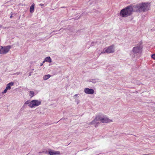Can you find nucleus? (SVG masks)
<instances>
[{"mask_svg": "<svg viewBox=\"0 0 155 155\" xmlns=\"http://www.w3.org/2000/svg\"><path fill=\"white\" fill-rule=\"evenodd\" d=\"M45 60L43 61V63H43V64L44 63V62H45Z\"/></svg>", "mask_w": 155, "mask_h": 155, "instance_id": "obj_21", "label": "nucleus"}, {"mask_svg": "<svg viewBox=\"0 0 155 155\" xmlns=\"http://www.w3.org/2000/svg\"><path fill=\"white\" fill-rule=\"evenodd\" d=\"M143 47L141 45L134 47L133 48L132 51L134 54L141 52Z\"/></svg>", "mask_w": 155, "mask_h": 155, "instance_id": "obj_7", "label": "nucleus"}, {"mask_svg": "<svg viewBox=\"0 0 155 155\" xmlns=\"http://www.w3.org/2000/svg\"><path fill=\"white\" fill-rule=\"evenodd\" d=\"M45 61L46 62L51 63L52 62L51 59L50 57H46L45 59Z\"/></svg>", "mask_w": 155, "mask_h": 155, "instance_id": "obj_12", "label": "nucleus"}, {"mask_svg": "<svg viewBox=\"0 0 155 155\" xmlns=\"http://www.w3.org/2000/svg\"><path fill=\"white\" fill-rule=\"evenodd\" d=\"M114 45H113L109 46L105 51L104 50L103 51L101 52L102 53H113L114 52Z\"/></svg>", "mask_w": 155, "mask_h": 155, "instance_id": "obj_6", "label": "nucleus"}, {"mask_svg": "<svg viewBox=\"0 0 155 155\" xmlns=\"http://www.w3.org/2000/svg\"><path fill=\"white\" fill-rule=\"evenodd\" d=\"M43 63H41L40 64V66H41L43 65Z\"/></svg>", "mask_w": 155, "mask_h": 155, "instance_id": "obj_19", "label": "nucleus"}, {"mask_svg": "<svg viewBox=\"0 0 155 155\" xmlns=\"http://www.w3.org/2000/svg\"><path fill=\"white\" fill-rule=\"evenodd\" d=\"M151 57L152 58L155 59V54H153L151 55Z\"/></svg>", "mask_w": 155, "mask_h": 155, "instance_id": "obj_16", "label": "nucleus"}, {"mask_svg": "<svg viewBox=\"0 0 155 155\" xmlns=\"http://www.w3.org/2000/svg\"><path fill=\"white\" fill-rule=\"evenodd\" d=\"M77 95V94H75V96H76Z\"/></svg>", "mask_w": 155, "mask_h": 155, "instance_id": "obj_24", "label": "nucleus"}, {"mask_svg": "<svg viewBox=\"0 0 155 155\" xmlns=\"http://www.w3.org/2000/svg\"><path fill=\"white\" fill-rule=\"evenodd\" d=\"M51 76L49 74H48L45 76L43 77V79L46 80L50 78Z\"/></svg>", "mask_w": 155, "mask_h": 155, "instance_id": "obj_13", "label": "nucleus"}, {"mask_svg": "<svg viewBox=\"0 0 155 155\" xmlns=\"http://www.w3.org/2000/svg\"><path fill=\"white\" fill-rule=\"evenodd\" d=\"M84 92L87 94H93L94 93V90L92 89H90L88 88H86L84 89Z\"/></svg>", "mask_w": 155, "mask_h": 155, "instance_id": "obj_8", "label": "nucleus"}, {"mask_svg": "<svg viewBox=\"0 0 155 155\" xmlns=\"http://www.w3.org/2000/svg\"><path fill=\"white\" fill-rule=\"evenodd\" d=\"M41 6H43L44 5V4H41L40 5Z\"/></svg>", "mask_w": 155, "mask_h": 155, "instance_id": "obj_20", "label": "nucleus"}, {"mask_svg": "<svg viewBox=\"0 0 155 155\" xmlns=\"http://www.w3.org/2000/svg\"><path fill=\"white\" fill-rule=\"evenodd\" d=\"M134 6H128L122 9L120 11V15L123 17H126L130 15L133 12H135Z\"/></svg>", "mask_w": 155, "mask_h": 155, "instance_id": "obj_1", "label": "nucleus"}, {"mask_svg": "<svg viewBox=\"0 0 155 155\" xmlns=\"http://www.w3.org/2000/svg\"><path fill=\"white\" fill-rule=\"evenodd\" d=\"M97 121H100L101 122L104 123H109L112 121L111 120L109 119V118L107 117H102L100 115H98L96 117L95 119L91 122L93 124H95L96 123H97L95 125L96 127L98 126L97 124L98 123H97Z\"/></svg>", "mask_w": 155, "mask_h": 155, "instance_id": "obj_3", "label": "nucleus"}, {"mask_svg": "<svg viewBox=\"0 0 155 155\" xmlns=\"http://www.w3.org/2000/svg\"><path fill=\"white\" fill-rule=\"evenodd\" d=\"M11 48V46L10 45L0 46V54H7L9 52Z\"/></svg>", "mask_w": 155, "mask_h": 155, "instance_id": "obj_4", "label": "nucleus"}, {"mask_svg": "<svg viewBox=\"0 0 155 155\" xmlns=\"http://www.w3.org/2000/svg\"><path fill=\"white\" fill-rule=\"evenodd\" d=\"M34 8H35V4L34 3H33L30 8L29 10H30V13H32L34 12Z\"/></svg>", "mask_w": 155, "mask_h": 155, "instance_id": "obj_10", "label": "nucleus"}, {"mask_svg": "<svg viewBox=\"0 0 155 155\" xmlns=\"http://www.w3.org/2000/svg\"><path fill=\"white\" fill-rule=\"evenodd\" d=\"M34 95V92L33 91H30L29 96L31 97H33Z\"/></svg>", "mask_w": 155, "mask_h": 155, "instance_id": "obj_14", "label": "nucleus"}, {"mask_svg": "<svg viewBox=\"0 0 155 155\" xmlns=\"http://www.w3.org/2000/svg\"><path fill=\"white\" fill-rule=\"evenodd\" d=\"M30 102L29 101H26L25 103V104H29H29H30Z\"/></svg>", "mask_w": 155, "mask_h": 155, "instance_id": "obj_15", "label": "nucleus"}, {"mask_svg": "<svg viewBox=\"0 0 155 155\" xmlns=\"http://www.w3.org/2000/svg\"><path fill=\"white\" fill-rule=\"evenodd\" d=\"M2 27V25H0V28Z\"/></svg>", "mask_w": 155, "mask_h": 155, "instance_id": "obj_22", "label": "nucleus"}, {"mask_svg": "<svg viewBox=\"0 0 155 155\" xmlns=\"http://www.w3.org/2000/svg\"><path fill=\"white\" fill-rule=\"evenodd\" d=\"M14 84V83H13V82H12L9 83L7 85V86L6 88L8 90H10V89L11 88V86H12Z\"/></svg>", "mask_w": 155, "mask_h": 155, "instance_id": "obj_11", "label": "nucleus"}, {"mask_svg": "<svg viewBox=\"0 0 155 155\" xmlns=\"http://www.w3.org/2000/svg\"><path fill=\"white\" fill-rule=\"evenodd\" d=\"M41 104V101L38 100H34L30 102L29 106L31 108H33L34 107L40 105Z\"/></svg>", "mask_w": 155, "mask_h": 155, "instance_id": "obj_5", "label": "nucleus"}, {"mask_svg": "<svg viewBox=\"0 0 155 155\" xmlns=\"http://www.w3.org/2000/svg\"><path fill=\"white\" fill-rule=\"evenodd\" d=\"M8 90L6 88L4 91L2 92V93H6Z\"/></svg>", "mask_w": 155, "mask_h": 155, "instance_id": "obj_17", "label": "nucleus"}, {"mask_svg": "<svg viewBox=\"0 0 155 155\" xmlns=\"http://www.w3.org/2000/svg\"><path fill=\"white\" fill-rule=\"evenodd\" d=\"M12 15H11V16H10V18H12Z\"/></svg>", "mask_w": 155, "mask_h": 155, "instance_id": "obj_23", "label": "nucleus"}, {"mask_svg": "<svg viewBox=\"0 0 155 155\" xmlns=\"http://www.w3.org/2000/svg\"><path fill=\"white\" fill-rule=\"evenodd\" d=\"M43 152L45 153L46 154H47V153L48 154V152L47 151H43Z\"/></svg>", "mask_w": 155, "mask_h": 155, "instance_id": "obj_18", "label": "nucleus"}, {"mask_svg": "<svg viewBox=\"0 0 155 155\" xmlns=\"http://www.w3.org/2000/svg\"><path fill=\"white\" fill-rule=\"evenodd\" d=\"M48 154L50 155H59L60 154V151L49 150L48 151Z\"/></svg>", "mask_w": 155, "mask_h": 155, "instance_id": "obj_9", "label": "nucleus"}, {"mask_svg": "<svg viewBox=\"0 0 155 155\" xmlns=\"http://www.w3.org/2000/svg\"><path fill=\"white\" fill-rule=\"evenodd\" d=\"M135 11L137 12H145L149 9L150 5L148 3H143L134 6Z\"/></svg>", "mask_w": 155, "mask_h": 155, "instance_id": "obj_2", "label": "nucleus"}]
</instances>
